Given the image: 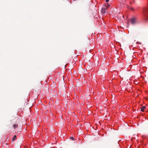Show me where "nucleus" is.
Instances as JSON below:
<instances>
[{
	"instance_id": "f257e3e1",
	"label": "nucleus",
	"mask_w": 148,
	"mask_h": 148,
	"mask_svg": "<svg viewBox=\"0 0 148 148\" xmlns=\"http://www.w3.org/2000/svg\"><path fill=\"white\" fill-rule=\"evenodd\" d=\"M130 21L132 25H134L136 23V19L135 17H133L130 19Z\"/></svg>"
},
{
	"instance_id": "f03ea898",
	"label": "nucleus",
	"mask_w": 148,
	"mask_h": 148,
	"mask_svg": "<svg viewBox=\"0 0 148 148\" xmlns=\"http://www.w3.org/2000/svg\"><path fill=\"white\" fill-rule=\"evenodd\" d=\"M101 12L102 14H104L106 12V10L105 9L102 8L101 11Z\"/></svg>"
},
{
	"instance_id": "7ed1b4c3",
	"label": "nucleus",
	"mask_w": 148,
	"mask_h": 148,
	"mask_svg": "<svg viewBox=\"0 0 148 148\" xmlns=\"http://www.w3.org/2000/svg\"><path fill=\"white\" fill-rule=\"evenodd\" d=\"M146 108V107L145 106H143L142 107V108H141V111L143 112L144 111V110Z\"/></svg>"
},
{
	"instance_id": "20e7f679",
	"label": "nucleus",
	"mask_w": 148,
	"mask_h": 148,
	"mask_svg": "<svg viewBox=\"0 0 148 148\" xmlns=\"http://www.w3.org/2000/svg\"><path fill=\"white\" fill-rule=\"evenodd\" d=\"M13 127L14 129H15L18 127V125L16 124H14L13 126Z\"/></svg>"
},
{
	"instance_id": "39448f33",
	"label": "nucleus",
	"mask_w": 148,
	"mask_h": 148,
	"mask_svg": "<svg viewBox=\"0 0 148 148\" xmlns=\"http://www.w3.org/2000/svg\"><path fill=\"white\" fill-rule=\"evenodd\" d=\"M16 135H14L13 137L12 138V140L13 141H14V140H15V139H16Z\"/></svg>"
},
{
	"instance_id": "423d86ee",
	"label": "nucleus",
	"mask_w": 148,
	"mask_h": 148,
	"mask_svg": "<svg viewBox=\"0 0 148 148\" xmlns=\"http://www.w3.org/2000/svg\"><path fill=\"white\" fill-rule=\"evenodd\" d=\"M103 8H105V10H106V9H108V6L105 5L103 6Z\"/></svg>"
},
{
	"instance_id": "0eeeda50",
	"label": "nucleus",
	"mask_w": 148,
	"mask_h": 148,
	"mask_svg": "<svg viewBox=\"0 0 148 148\" xmlns=\"http://www.w3.org/2000/svg\"><path fill=\"white\" fill-rule=\"evenodd\" d=\"M144 11L148 14V7L145 9Z\"/></svg>"
},
{
	"instance_id": "6e6552de",
	"label": "nucleus",
	"mask_w": 148,
	"mask_h": 148,
	"mask_svg": "<svg viewBox=\"0 0 148 148\" xmlns=\"http://www.w3.org/2000/svg\"><path fill=\"white\" fill-rule=\"evenodd\" d=\"M70 138L72 140H75V139H74V138H73V137H70Z\"/></svg>"
},
{
	"instance_id": "1a4fd4ad",
	"label": "nucleus",
	"mask_w": 148,
	"mask_h": 148,
	"mask_svg": "<svg viewBox=\"0 0 148 148\" xmlns=\"http://www.w3.org/2000/svg\"><path fill=\"white\" fill-rule=\"evenodd\" d=\"M106 2H108L109 1V0H106Z\"/></svg>"
},
{
	"instance_id": "9d476101",
	"label": "nucleus",
	"mask_w": 148,
	"mask_h": 148,
	"mask_svg": "<svg viewBox=\"0 0 148 148\" xmlns=\"http://www.w3.org/2000/svg\"><path fill=\"white\" fill-rule=\"evenodd\" d=\"M130 9H131V10H134V9H133V8H130Z\"/></svg>"
},
{
	"instance_id": "9b49d317",
	"label": "nucleus",
	"mask_w": 148,
	"mask_h": 148,
	"mask_svg": "<svg viewBox=\"0 0 148 148\" xmlns=\"http://www.w3.org/2000/svg\"><path fill=\"white\" fill-rule=\"evenodd\" d=\"M108 5V6L109 7V5Z\"/></svg>"
},
{
	"instance_id": "f8f14e48",
	"label": "nucleus",
	"mask_w": 148,
	"mask_h": 148,
	"mask_svg": "<svg viewBox=\"0 0 148 148\" xmlns=\"http://www.w3.org/2000/svg\"><path fill=\"white\" fill-rule=\"evenodd\" d=\"M16 119H17L18 120V119H17V118H16L15 119H16Z\"/></svg>"
}]
</instances>
